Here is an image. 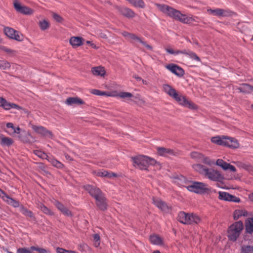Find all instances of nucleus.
Returning <instances> with one entry per match:
<instances>
[{"label": "nucleus", "instance_id": "nucleus-25", "mask_svg": "<svg viewBox=\"0 0 253 253\" xmlns=\"http://www.w3.org/2000/svg\"><path fill=\"white\" fill-rule=\"evenodd\" d=\"M153 203L162 211H167L169 210V208L167 204L159 199L153 198Z\"/></svg>", "mask_w": 253, "mask_h": 253}, {"label": "nucleus", "instance_id": "nucleus-4", "mask_svg": "<svg viewBox=\"0 0 253 253\" xmlns=\"http://www.w3.org/2000/svg\"><path fill=\"white\" fill-rule=\"evenodd\" d=\"M243 229V224L241 221L236 222L229 228L227 236L231 241H235Z\"/></svg>", "mask_w": 253, "mask_h": 253}, {"label": "nucleus", "instance_id": "nucleus-48", "mask_svg": "<svg viewBox=\"0 0 253 253\" xmlns=\"http://www.w3.org/2000/svg\"><path fill=\"white\" fill-rule=\"evenodd\" d=\"M34 154L40 158L42 159H45L47 160L49 157L44 152L40 150L34 151Z\"/></svg>", "mask_w": 253, "mask_h": 253}, {"label": "nucleus", "instance_id": "nucleus-13", "mask_svg": "<svg viewBox=\"0 0 253 253\" xmlns=\"http://www.w3.org/2000/svg\"><path fill=\"white\" fill-rule=\"evenodd\" d=\"M0 107H2L4 109L8 110L11 108H14L18 110L21 108L15 103H10L7 101L4 98L0 97Z\"/></svg>", "mask_w": 253, "mask_h": 253}, {"label": "nucleus", "instance_id": "nucleus-53", "mask_svg": "<svg viewBox=\"0 0 253 253\" xmlns=\"http://www.w3.org/2000/svg\"><path fill=\"white\" fill-rule=\"evenodd\" d=\"M91 93L97 95H105L106 94V93L104 91H101L98 89H93L91 91Z\"/></svg>", "mask_w": 253, "mask_h": 253}, {"label": "nucleus", "instance_id": "nucleus-22", "mask_svg": "<svg viewBox=\"0 0 253 253\" xmlns=\"http://www.w3.org/2000/svg\"><path fill=\"white\" fill-rule=\"evenodd\" d=\"M84 40L80 37H72L70 38L69 42L71 45L76 48L82 45Z\"/></svg>", "mask_w": 253, "mask_h": 253}, {"label": "nucleus", "instance_id": "nucleus-46", "mask_svg": "<svg viewBox=\"0 0 253 253\" xmlns=\"http://www.w3.org/2000/svg\"><path fill=\"white\" fill-rule=\"evenodd\" d=\"M10 63L6 60H0V69L2 70H8L10 68Z\"/></svg>", "mask_w": 253, "mask_h": 253}, {"label": "nucleus", "instance_id": "nucleus-5", "mask_svg": "<svg viewBox=\"0 0 253 253\" xmlns=\"http://www.w3.org/2000/svg\"><path fill=\"white\" fill-rule=\"evenodd\" d=\"M186 188L191 192L196 193H203L209 190L208 185L203 182L193 181Z\"/></svg>", "mask_w": 253, "mask_h": 253}, {"label": "nucleus", "instance_id": "nucleus-7", "mask_svg": "<svg viewBox=\"0 0 253 253\" xmlns=\"http://www.w3.org/2000/svg\"><path fill=\"white\" fill-rule=\"evenodd\" d=\"M173 99L179 104L184 107H187L191 109H196L197 108V106L194 103L188 100L184 96L179 94L178 93H177Z\"/></svg>", "mask_w": 253, "mask_h": 253}, {"label": "nucleus", "instance_id": "nucleus-35", "mask_svg": "<svg viewBox=\"0 0 253 253\" xmlns=\"http://www.w3.org/2000/svg\"><path fill=\"white\" fill-rule=\"evenodd\" d=\"M224 136H215L211 138V141L213 143L219 145H222L224 146Z\"/></svg>", "mask_w": 253, "mask_h": 253}, {"label": "nucleus", "instance_id": "nucleus-21", "mask_svg": "<svg viewBox=\"0 0 253 253\" xmlns=\"http://www.w3.org/2000/svg\"><path fill=\"white\" fill-rule=\"evenodd\" d=\"M65 103L68 105H82L84 102L78 97H71L66 99Z\"/></svg>", "mask_w": 253, "mask_h": 253}, {"label": "nucleus", "instance_id": "nucleus-3", "mask_svg": "<svg viewBox=\"0 0 253 253\" xmlns=\"http://www.w3.org/2000/svg\"><path fill=\"white\" fill-rule=\"evenodd\" d=\"M177 220L184 224H198L201 221V218L193 213H186L180 211L178 215Z\"/></svg>", "mask_w": 253, "mask_h": 253}, {"label": "nucleus", "instance_id": "nucleus-37", "mask_svg": "<svg viewBox=\"0 0 253 253\" xmlns=\"http://www.w3.org/2000/svg\"><path fill=\"white\" fill-rule=\"evenodd\" d=\"M1 142L0 144L3 146H10L13 142V140L9 137L3 136L2 134L0 135Z\"/></svg>", "mask_w": 253, "mask_h": 253}, {"label": "nucleus", "instance_id": "nucleus-41", "mask_svg": "<svg viewBox=\"0 0 253 253\" xmlns=\"http://www.w3.org/2000/svg\"><path fill=\"white\" fill-rule=\"evenodd\" d=\"M121 34L126 39L129 40L131 42L133 43V41L136 39V35L135 34L130 33L126 31L121 32Z\"/></svg>", "mask_w": 253, "mask_h": 253}, {"label": "nucleus", "instance_id": "nucleus-62", "mask_svg": "<svg viewBox=\"0 0 253 253\" xmlns=\"http://www.w3.org/2000/svg\"><path fill=\"white\" fill-rule=\"evenodd\" d=\"M13 130L14 133L18 134L20 132V128L19 127H14Z\"/></svg>", "mask_w": 253, "mask_h": 253}, {"label": "nucleus", "instance_id": "nucleus-64", "mask_svg": "<svg viewBox=\"0 0 253 253\" xmlns=\"http://www.w3.org/2000/svg\"><path fill=\"white\" fill-rule=\"evenodd\" d=\"M6 126L8 128H11L12 129H13V128L14 127V126H13V124L11 123H8L6 124Z\"/></svg>", "mask_w": 253, "mask_h": 253}, {"label": "nucleus", "instance_id": "nucleus-1", "mask_svg": "<svg viewBox=\"0 0 253 253\" xmlns=\"http://www.w3.org/2000/svg\"><path fill=\"white\" fill-rule=\"evenodd\" d=\"M155 5L164 14L183 23L190 24L195 21V19L192 17L183 14L179 10L169 5L159 3H156Z\"/></svg>", "mask_w": 253, "mask_h": 253}, {"label": "nucleus", "instance_id": "nucleus-27", "mask_svg": "<svg viewBox=\"0 0 253 253\" xmlns=\"http://www.w3.org/2000/svg\"><path fill=\"white\" fill-rule=\"evenodd\" d=\"M237 89L240 92L250 93L253 92V86L247 84H243L237 88Z\"/></svg>", "mask_w": 253, "mask_h": 253}, {"label": "nucleus", "instance_id": "nucleus-50", "mask_svg": "<svg viewBox=\"0 0 253 253\" xmlns=\"http://www.w3.org/2000/svg\"><path fill=\"white\" fill-rule=\"evenodd\" d=\"M242 251L243 253H253V246H243Z\"/></svg>", "mask_w": 253, "mask_h": 253}, {"label": "nucleus", "instance_id": "nucleus-12", "mask_svg": "<svg viewBox=\"0 0 253 253\" xmlns=\"http://www.w3.org/2000/svg\"><path fill=\"white\" fill-rule=\"evenodd\" d=\"M32 128L36 133L43 136L48 138L52 137V132L42 126L33 125Z\"/></svg>", "mask_w": 253, "mask_h": 253}, {"label": "nucleus", "instance_id": "nucleus-20", "mask_svg": "<svg viewBox=\"0 0 253 253\" xmlns=\"http://www.w3.org/2000/svg\"><path fill=\"white\" fill-rule=\"evenodd\" d=\"M163 89L165 93L172 98L178 93L173 87L168 84H164L163 85Z\"/></svg>", "mask_w": 253, "mask_h": 253}, {"label": "nucleus", "instance_id": "nucleus-32", "mask_svg": "<svg viewBox=\"0 0 253 253\" xmlns=\"http://www.w3.org/2000/svg\"><path fill=\"white\" fill-rule=\"evenodd\" d=\"M182 54L187 55L190 58L198 62L200 61V58L196 54L190 50L184 49L182 50Z\"/></svg>", "mask_w": 253, "mask_h": 253}, {"label": "nucleus", "instance_id": "nucleus-39", "mask_svg": "<svg viewBox=\"0 0 253 253\" xmlns=\"http://www.w3.org/2000/svg\"><path fill=\"white\" fill-rule=\"evenodd\" d=\"M193 168L196 171L204 175L208 169L200 164H195L193 165Z\"/></svg>", "mask_w": 253, "mask_h": 253}, {"label": "nucleus", "instance_id": "nucleus-59", "mask_svg": "<svg viewBox=\"0 0 253 253\" xmlns=\"http://www.w3.org/2000/svg\"><path fill=\"white\" fill-rule=\"evenodd\" d=\"M136 39L133 41V43L138 42V43H140V42H142V40L143 39L141 37L137 36V35H136Z\"/></svg>", "mask_w": 253, "mask_h": 253}, {"label": "nucleus", "instance_id": "nucleus-11", "mask_svg": "<svg viewBox=\"0 0 253 253\" xmlns=\"http://www.w3.org/2000/svg\"><path fill=\"white\" fill-rule=\"evenodd\" d=\"M218 198L221 200L234 202L235 203H239L240 202L239 198L229 194L228 193L225 192L220 191L218 192Z\"/></svg>", "mask_w": 253, "mask_h": 253}, {"label": "nucleus", "instance_id": "nucleus-16", "mask_svg": "<svg viewBox=\"0 0 253 253\" xmlns=\"http://www.w3.org/2000/svg\"><path fill=\"white\" fill-rule=\"evenodd\" d=\"M167 69L177 76L182 77L184 74V70L177 65L169 64L166 66Z\"/></svg>", "mask_w": 253, "mask_h": 253}, {"label": "nucleus", "instance_id": "nucleus-24", "mask_svg": "<svg viewBox=\"0 0 253 253\" xmlns=\"http://www.w3.org/2000/svg\"><path fill=\"white\" fill-rule=\"evenodd\" d=\"M96 202L97 206L101 210H105L107 208V204L106 202V199L102 194L99 197L96 199Z\"/></svg>", "mask_w": 253, "mask_h": 253}, {"label": "nucleus", "instance_id": "nucleus-28", "mask_svg": "<svg viewBox=\"0 0 253 253\" xmlns=\"http://www.w3.org/2000/svg\"><path fill=\"white\" fill-rule=\"evenodd\" d=\"M91 72L94 75L100 77H104L106 73L104 67L101 66L93 67Z\"/></svg>", "mask_w": 253, "mask_h": 253}, {"label": "nucleus", "instance_id": "nucleus-54", "mask_svg": "<svg viewBox=\"0 0 253 253\" xmlns=\"http://www.w3.org/2000/svg\"><path fill=\"white\" fill-rule=\"evenodd\" d=\"M17 253H32L30 250L28 249L22 248H19L17 250Z\"/></svg>", "mask_w": 253, "mask_h": 253}, {"label": "nucleus", "instance_id": "nucleus-23", "mask_svg": "<svg viewBox=\"0 0 253 253\" xmlns=\"http://www.w3.org/2000/svg\"><path fill=\"white\" fill-rule=\"evenodd\" d=\"M118 10L121 14L127 18H132L135 16L134 12L130 9L127 7H119Z\"/></svg>", "mask_w": 253, "mask_h": 253}, {"label": "nucleus", "instance_id": "nucleus-56", "mask_svg": "<svg viewBox=\"0 0 253 253\" xmlns=\"http://www.w3.org/2000/svg\"><path fill=\"white\" fill-rule=\"evenodd\" d=\"M5 53H6L9 56H13L16 54V51L13 49L8 48Z\"/></svg>", "mask_w": 253, "mask_h": 253}, {"label": "nucleus", "instance_id": "nucleus-2", "mask_svg": "<svg viewBox=\"0 0 253 253\" xmlns=\"http://www.w3.org/2000/svg\"><path fill=\"white\" fill-rule=\"evenodd\" d=\"M131 159L134 167L140 169L146 170L150 165H159L154 159L144 155L132 157Z\"/></svg>", "mask_w": 253, "mask_h": 253}, {"label": "nucleus", "instance_id": "nucleus-9", "mask_svg": "<svg viewBox=\"0 0 253 253\" xmlns=\"http://www.w3.org/2000/svg\"><path fill=\"white\" fill-rule=\"evenodd\" d=\"M13 4L14 8L19 13L26 15H31L33 13L34 11L33 9L22 5L17 0L14 1Z\"/></svg>", "mask_w": 253, "mask_h": 253}, {"label": "nucleus", "instance_id": "nucleus-43", "mask_svg": "<svg viewBox=\"0 0 253 253\" xmlns=\"http://www.w3.org/2000/svg\"><path fill=\"white\" fill-rule=\"evenodd\" d=\"M39 26L42 30H45L49 28V23L46 20H42L39 22Z\"/></svg>", "mask_w": 253, "mask_h": 253}, {"label": "nucleus", "instance_id": "nucleus-61", "mask_svg": "<svg viewBox=\"0 0 253 253\" xmlns=\"http://www.w3.org/2000/svg\"><path fill=\"white\" fill-rule=\"evenodd\" d=\"M94 241H100V237L98 234H94L93 236Z\"/></svg>", "mask_w": 253, "mask_h": 253}, {"label": "nucleus", "instance_id": "nucleus-55", "mask_svg": "<svg viewBox=\"0 0 253 253\" xmlns=\"http://www.w3.org/2000/svg\"><path fill=\"white\" fill-rule=\"evenodd\" d=\"M144 47H145L146 49L149 50H152V47L149 44H147V42L144 41L143 39L142 40V42H140Z\"/></svg>", "mask_w": 253, "mask_h": 253}, {"label": "nucleus", "instance_id": "nucleus-14", "mask_svg": "<svg viewBox=\"0 0 253 253\" xmlns=\"http://www.w3.org/2000/svg\"><path fill=\"white\" fill-rule=\"evenodd\" d=\"M216 165L221 167L224 170H229L232 172H235L236 171L234 166L226 163L222 159H217L216 162Z\"/></svg>", "mask_w": 253, "mask_h": 253}, {"label": "nucleus", "instance_id": "nucleus-33", "mask_svg": "<svg viewBox=\"0 0 253 253\" xmlns=\"http://www.w3.org/2000/svg\"><path fill=\"white\" fill-rule=\"evenodd\" d=\"M248 212L243 210H236L234 212V219H238L242 216H247Z\"/></svg>", "mask_w": 253, "mask_h": 253}, {"label": "nucleus", "instance_id": "nucleus-38", "mask_svg": "<svg viewBox=\"0 0 253 253\" xmlns=\"http://www.w3.org/2000/svg\"><path fill=\"white\" fill-rule=\"evenodd\" d=\"M38 208L40 209L44 213L52 215L53 214V212L47 207L45 206L42 203H39L38 205Z\"/></svg>", "mask_w": 253, "mask_h": 253}, {"label": "nucleus", "instance_id": "nucleus-51", "mask_svg": "<svg viewBox=\"0 0 253 253\" xmlns=\"http://www.w3.org/2000/svg\"><path fill=\"white\" fill-rule=\"evenodd\" d=\"M31 249L33 251H36L39 252V253H49V251L46 250L44 249L37 248L34 246L31 247Z\"/></svg>", "mask_w": 253, "mask_h": 253}, {"label": "nucleus", "instance_id": "nucleus-34", "mask_svg": "<svg viewBox=\"0 0 253 253\" xmlns=\"http://www.w3.org/2000/svg\"><path fill=\"white\" fill-rule=\"evenodd\" d=\"M246 230L248 233L253 232V218L248 219L246 222Z\"/></svg>", "mask_w": 253, "mask_h": 253}, {"label": "nucleus", "instance_id": "nucleus-44", "mask_svg": "<svg viewBox=\"0 0 253 253\" xmlns=\"http://www.w3.org/2000/svg\"><path fill=\"white\" fill-rule=\"evenodd\" d=\"M118 95L120 98L127 99L128 100L133 97L132 94L127 92H120Z\"/></svg>", "mask_w": 253, "mask_h": 253}, {"label": "nucleus", "instance_id": "nucleus-36", "mask_svg": "<svg viewBox=\"0 0 253 253\" xmlns=\"http://www.w3.org/2000/svg\"><path fill=\"white\" fill-rule=\"evenodd\" d=\"M236 14L234 12L228 9L220 8V17H227L235 15Z\"/></svg>", "mask_w": 253, "mask_h": 253}, {"label": "nucleus", "instance_id": "nucleus-58", "mask_svg": "<svg viewBox=\"0 0 253 253\" xmlns=\"http://www.w3.org/2000/svg\"><path fill=\"white\" fill-rule=\"evenodd\" d=\"M7 195L0 189V197L4 200Z\"/></svg>", "mask_w": 253, "mask_h": 253}, {"label": "nucleus", "instance_id": "nucleus-47", "mask_svg": "<svg viewBox=\"0 0 253 253\" xmlns=\"http://www.w3.org/2000/svg\"><path fill=\"white\" fill-rule=\"evenodd\" d=\"M207 11L209 13L212 14L214 16H216L219 17H220V8H217L214 9L210 8L208 9L207 10Z\"/></svg>", "mask_w": 253, "mask_h": 253}, {"label": "nucleus", "instance_id": "nucleus-49", "mask_svg": "<svg viewBox=\"0 0 253 253\" xmlns=\"http://www.w3.org/2000/svg\"><path fill=\"white\" fill-rule=\"evenodd\" d=\"M166 51L170 54L177 55L178 54H182V50H174L170 47H167L165 48Z\"/></svg>", "mask_w": 253, "mask_h": 253}, {"label": "nucleus", "instance_id": "nucleus-18", "mask_svg": "<svg viewBox=\"0 0 253 253\" xmlns=\"http://www.w3.org/2000/svg\"><path fill=\"white\" fill-rule=\"evenodd\" d=\"M93 174L100 177H106L109 178L116 177L117 174L114 172H109L105 170H101L98 171H93Z\"/></svg>", "mask_w": 253, "mask_h": 253}, {"label": "nucleus", "instance_id": "nucleus-52", "mask_svg": "<svg viewBox=\"0 0 253 253\" xmlns=\"http://www.w3.org/2000/svg\"><path fill=\"white\" fill-rule=\"evenodd\" d=\"M52 17L58 22H61L63 21V18L57 13H53Z\"/></svg>", "mask_w": 253, "mask_h": 253}, {"label": "nucleus", "instance_id": "nucleus-57", "mask_svg": "<svg viewBox=\"0 0 253 253\" xmlns=\"http://www.w3.org/2000/svg\"><path fill=\"white\" fill-rule=\"evenodd\" d=\"M56 252L57 253H70V251L66 250L61 248H57Z\"/></svg>", "mask_w": 253, "mask_h": 253}, {"label": "nucleus", "instance_id": "nucleus-6", "mask_svg": "<svg viewBox=\"0 0 253 253\" xmlns=\"http://www.w3.org/2000/svg\"><path fill=\"white\" fill-rule=\"evenodd\" d=\"M4 32L9 38L21 42L24 39L23 36L19 32L8 27L4 28Z\"/></svg>", "mask_w": 253, "mask_h": 253}, {"label": "nucleus", "instance_id": "nucleus-29", "mask_svg": "<svg viewBox=\"0 0 253 253\" xmlns=\"http://www.w3.org/2000/svg\"><path fill=\"white\" fill-rule=\"evenodd\" d=\"M150 241L154 245H162L163 244V239L157 235H152L150 236Z\"/></svg>", "mask_w": 253, "mask_h": 253}, {"label": "nucleus", "instance_id": "nucleus-19", "mask_svg": "<svg viewBox=\"0 0 253 253\" xmlns=\"http://www.w3.org/2000/svg\"><path fill=\"white\" fill-rule=\"evenodd\" d=\"M224 146H227L231 148H237L239 146V144L237 140L232 137H227L225 136Z\"/></svg>", "mask_w": 253, "mask_h": 253}, {"label": "nucleus", "instance_id": "nucleus-26", "mask_svg": "<svg viewBox=\"0 0 253 253\" xmlns=\"http://www.w3.org/2000/svg\"><path fill=\"white\" fill-rule=\"evenodd\" d=\"M55 205L64 215L68 216H71L72 215L71 212L59 202L55 201Z\"/></svg>", "mask_w": 253, "mask_h": 253}, {"label": "nucleus", "instance_id": "nucleus-60", "mask_svg": "<svg viewBox=\"0 0 253 253\" xmlns=\"http://www.w3.org/2000/svg\"><path fill=\"white\" fill-rule=\"evenodd\" d=\"M86 43L88 44H89L93 48H94V49L97 48V47L96 46V45L89 41H87L86 42Z\"/></svg>", "mask_w": 253, "mask_h": 253}, {"label": "nucleus", "instance_id": "nucleus-30", "mask_svg": "<svg viewBox=\"0 0 253 253\" xmlns=\"http://www.w3.org/2000/svg\"><path fill=\"white\" fill-rule=\"evenodd\" d=\"M20 211L25 216L30 217L31 219H35V216L32 211L25 208L23 205L20 206Z\"/></svg>", "mask_w": 253, "mask_h": 253}, {"label": "nucleus", "instance_id": "nucleus-17", "mask_svg": "<svg viewBox=\"0 0 253 253\" xmlns=\"http://www.w3.org/2000/svg\"><path fill=\"white\" fill-rule=\"evenodd\" d=\"M157 150L159 155L164 157L173 156L177 154L173 150L169 148L158 147Z\"/></svg>", "mask_w": 253, "mask_h": 253}, {"label": "nucleus", "instance_id": "nucleus-10", "mask_svg": "<svg viewBox=\"0 0 253 253\" xmlns=\"http://www.w3.org/2000/svg\"><path fill=\"white\" fill-rule=\"evenodd\" d=\"M191 157L192 159H195L198 162H201L209 165H211L214 163L209 158L197 152H192L191 153Z\"/></svg>", "mask_w": 253, "mask_h": 253}, {"label": "nucleus", "instance_id": "nucleus-31", "mask_svg": "<svg viewBox=\"0 0 253 253\" xmlns=\"http://www.w3.org/2000/svg\"><path fill=\"white\" fill-rule=\"evenodd\" d=\"M4 201L6 202L8 204L13 206L14 208H20V206H21L20 205V203L18 201L12 199L8 195H7V196L5 198Z\"/></svg>", "mask_w": 253, "mask_h": 253}, {"label": "nucleus", "instance_id": "nucleus-15", "mask_svg": "<svg viewBox=\"0 0 253 253\" xmlns=\"http://www.w3.org/2000/svg\"><path fill=\"white\" fill-rule=\"evenodd\" d=\"M84 189L95 199L103 194L99 188L90 185L84 186Z\"/></svg>", "mask_w": 253, "mask_h": 253}, {"label": "nucleus", "instance_id": "nucleus-40", "mask_svg": "<svg viewBox=\"0 0 253 253\" xmlns=\"http://www.w3.org/2000/svg\"><path fill=\"white\" fill-rule=\"evenodd\" d=\"M47 161L50 163L54 167L57 168L62 169L63 168L64 165L61 162L53 158L49 157Z\"/></svg>", "mask_w": 253, "mask_h": 253}, {"label": "nucleus", "instance_id": "nucleus-45", "mask_svg": "<svg viewBox=\"0 0 253 253\" xmlns=\"http://www.w3.org/2000/svg\"><path fill=\"white\" fill-rule=\"evenodd\" d=\"M236 164L239 168L245 169L247 170H251L252 169L251 165L240 162H236Z\"/></svg>", "mask_w": 253, "mask_h": 253}, {"label": "nucleus", "instance_id": "nucleus-63", "mask_svg": "<svg viewBox=\"0 0 253 253\" xmlns=\"http://www.w3.org/2000/svg\"><path fill=\"white\" fill-rule=\"evenodd\" d=\"M133 77L134 79H135L137 81H141V80H142V79L141 77L136 75H133Z\"/></svg>", "mask_w": 253, "mask_h": 253}, {"label": "nucleus", "instance_id": "nucleus-8", "mask_svg": "<svg viewBox=\"0 0 253 253\" xmlns=\"http://www.w3.org/2000/svg\"><path fill=\"white\" fill-rule=\"evenodd\" d=\"M204 175L213 181H220L223 178L218 171L212 169H207Z\"/></svg>", "mask_w": 253, "mask_h": 253}, {"label": "nucleus", "instance_id": "nucleus-42", "mask_svg": "<svg viewBox=\"0 0 253 253\" xmlns=\"http://www.w3.org/2000/svg\"><path fill=\"white\" fill-rule=\"evenodd\" d=\"M130 3L138 8H144L145 7V4L143 0H132Z\"/></svg>", "mask_w": 253, "mask_h": 253}]
</instances>
